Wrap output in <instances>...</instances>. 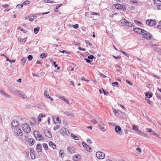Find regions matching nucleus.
Instances as JSON below:
<instances>
[{"instance_id":"obj_44","label":"nucleus","mask_w":161,"mask_h":161,"mask_svg":"<svg viewBox=\"0 0 161 161\" xmlns=\"http://www.w3.org/2000/svg\"><path fill=\"white\" fill-rule=\"evenodd\" d=\"M60 128V126L58 125H57L56 126H54L53 128V130H56L57 129H58Z\"/></svg>"},{"instance_id":"obj_45","label":"nucleus","mask_w":161,"mask_h":161,"mask_svg":"<svg viewBox=\"0 0 161 161\" xmlns=\"http://www.w3.org/2000/svg\"><path fill=\"white\" fill-rule=\"evenodd\" d=\"M85 42L86 43L89 45L90 47L92 45V44L90 43L89 42V41H87V40H86L85 41Z\"/></svg>"},{"instance_id":"obj_25","label":"nucleus","mask_w":161,"mask_h":161,"mask_svg":"<svg viewBox=\"0 0 161 161\" xmlns=\"http://www.w3.org/2000/svg\"><path fill=\"white\" fill-rule=\"evenodd\" d=\"M134 22L137 25H139L141 27H142L143 25V24L141 22L138 20H135Z\"/></svg>"},{"instance_id":"obj_11","label":"nucleus","mask_w":161,"mask_h":161,"mask_svg":"<svg viewBox=\"0 0 161 161\" xmlns=\"http://www.w3.org/2000/svg\"><path fill=\"white\" fill-rule=\"evenodd\" d=\"M82 144L83 146L86 149V150L88 151L89 152H92V149H91V148L88 145H87L86 143L84 142H82Z\"/></svg>"},{"instance_id":"obj_36","label":"nucleus","mask_w":161,"mask_h":161,"mask_svg":"<svg viewBox=\"0 0 161 161\" xmlns=\"http://www.w3.org/2000/svg\"><path fill=\"white\" fill-rule=\"evenodd\" d=\"M98 127L101 129L103 131H105L106 130V129L104 128V127L102 126L101 125H99L98 126Z\"/></svg>"},{"instance_id":"obj_58","label":"nucleus","mask_w":161,"mask_h":161,"mask_svg":"<svg viewBox=\"0 0 161 161\" xmlns=\"http://www.w3.org/2000/svg\"><path fill=\"white\" fill-rule=\"evenodd\" d=\"M147 100V103L150 104H151L152 103V102L149 99H146Z\"/></svg>"},{"instance_id":"obj_53","label":"nucleus","mask_w":161,"mask_h":161,"mask_svg":"<svg viewBox=\"0 0 161 161\" xmlns=\"http://www.w3.org/2000/svg\"><path fill=\"white\" fill-rule=\"evenodd\" d=\"M133 129L137 131L138 129V127L137 126L134 125L133 126Z\"/></svg>"},{"instance_id":"obj_1","label":"nucleus","mask_w":161,"mask_h":161,"mask_svg":"<svg viewBox=\"0 0 161 161\" xmlns=\"http://www.w3.org/2000/svg\"><path fill=\"white\" fill-rule=\"evenodd\" d=\"M25 120V119L21 118L19 119V121L21 124V127L23 131L25 133H29L31 130V128L29 125L26 123H22L23 121Z\"/></svg>"},{"instance_id":"obj_57","label":"nucleus","mask_w":161,"mask_h":161,"mask_svg":"<svg viewBox=\"0 0 161 161\" xmlns=\"http://www.w3.org/2000/svg\"><path fill=\"white\" fill-rule=\"evenodd\" d=\"M78 49L80 51H86V49L83 48H82L81 47H79Z\"/></svg>"},{"instance_id":"obj_18","label":"nucleus","mask_w":161,"mask_h":161,"mask_svg":"<svg viewBox=\"0 0 161 161\" xmlns=\"http://www.w3.org/2000/svg\"><path fill=\"white\" fill-rule=\"evenodd\" d=\"M53 119L54 123H61V120L58 117L57 118H54L53 117Z\"/></svg>"},{"instance_id":"obj_31","label":"nucleus","mask_w":161,"mask_h":161,"mask_svg":"<svg viewBox=\"0 0 161 161\" xmlns=\"http://www.w3.org/2000/svg\"><path fill=\"white\" fill-rule=\"evenodd\" d=\"M32 122L31 121L30 122V125H34L36 124V121L35 119H32Z\"/></svg>"},{"instance_id":"obj_54","label":"nucleus","mask_w":161,"mask_h":161,"mask_svg":"<svg viewBox=\"0 0 161 161\" xmlns=\"http://www.w3.org/2000/svg\"><path fill=\"white\" fill-rule=\"evenodd\" d=\"M59 52L60 53H69L68 52H67L65 50H63V51H60Z\"/></svg>"},{"instance_id":"obj_47","label":"nucleus","mask_w":161,"mask_h":161,"mask_svg":"<svg viewBox=\"0 0 161 161\" xmlns=\"http://www.w3.org/2000/svg\"><path fill=\"white\" fill-rule=\"evenodd\" d=\"M84 60H85L86 61V62L88 63H90L91 62H92V61L90 60L88 58H84Z\"/></svg>"},{"instance_id":"obj_38","label":"nucleus","mask_w":161,"mask_h":161,"mask_svg":"<svg viewBox=\"0 0 161 161\" xmlns=\"http://www.w3.org/2000/svg\"><path fill=\"white\" fill-rule=\"evenodd\" d=\"M30 3V2L29 1L26 0L24 2L22 3V5H25L28 4Z\"/></svg>"},{"instance_id":"obj_39","label":"nucleus","mask_w":161,"mask_h":161,"mask_svg":"<svg viewBox=\"0 0 161 161\" xmlns=\"http://www.w3.org/2000/svg\"><path fill=\"white\" fill-rule=\"evenodd\" d=\"M87 58L89 59H92L95 58L93 55H92L88 56L87 57Z\"/></svg>"},{"instance_id":"obj_8","label":"nucleus","mask_w":161,"mask_h":161,"mask_svg":"<svg viewBox=\"0 0 161 161\" xmlns=\"http://www.w3.org/2000/svg\"><path fill=\"white\" fill-rule=\"evenodd\" d=\"M133 30L135 32H137V33L139 34L142 35L143 32H144V33L146 32V31L139 28H134Z\"/></svg>"},{"instance_id":"obj_14","label":"nucleus","mask_w":161,"mask_h":161,"mask_svg":"<svg viewBox=\"0 0 161 161\" xmlns=\"http://www.w3.org/2000/svg\"><path fill=\"white\" fill-rule=\"evenodd\" d=\"M67 150L68 152L71 153H74L75 152V150L72 147H68Z\"/></svg>"},{"instance_id":"obj_29","label":"nucleus","mask_w":161,"mask_h":161,"mask_svg":"<svg viewBox=\"0 0 161 161\" xmlns=\"http://www.w3.org/2000/svg\"><path fill=\"white\" fill-rule=\"evenodd\" d=\"M0 93L3 95H4L6 97H9V96L6 93L2 90H0Z\"/></svg>"},{"instance_id":"obj_46","label":"nucleus","mask_w":161,"mask_h":161,"mask_svg":"<svg viewBox=\"0 0 161 161\" xmlns=\"http://www.w3.org/2000/svg\"><path fill=\"white\" fill-rule=\"evenodd\" d=\"M91 14L93 15H98L100 16L99 14L98 13H96L95 12H92L91 13Z\"/></svg>"},{"instance_id":"obj_3","label":"nucleus","mask_w":161,"mask_h":161,"mask_svg":"<svg viewBox=\"0 0 161 161\" xmlns=\"http://www.w3.org/2000/svg\"><path fill=\"white\" fill-rule=\"evenodd\" d=\"M120 21L122 23H123L128 26L132 27H134L135 26L134 25H133V24L131 23L130 22L128 21L127 20L125 19L121 20Z\"/></svg>"},{"instance_id":"obj_37","label":"nucleus","mask_w":161,"mask_h":161,"mask_svg":"<svg viewBox=\"0 0 161 161\" xmlns=\"http://www.w3.org/2000/svg\"><path fill=\"white\" fill-rule=\"evenodd\" d=\"M47 57V55L43 53L41 54L40 56V57L42 58H44Z\"/></svg>"},{"instance_id":"obj_41","label":"nucleus","mask_w":161,"mask_h":161,"mask_svg":"<svg viewBox=\"0 0 161 161\" xmlns=\"http://www.w3.org/2000/svg\"><path fill=\"white\" fill-rule=\"evenodd\" d=\"M33 58V57L31 55H29L27 58L29 61H31L32 60Z\"/></svg>"},{"instance_id":"obj_49","label":"nucleus","mask_w":161,"mask_h":161,"mask_svg":"<svg viewBox=\"0 0 161 161\" xmlns=\"http://www.w3.org/2000/svg\"><path fill=\"white\" fill-rule=\"evenodd\" d=\"M31 156L32 159H34L35 158V156L34 154L33 153H31Z\"/></svg>"},{"instance_id":"obj_61","label":"nucleus","mask_w":161,"mask_h":161,"mask_svg":"<svg viewBox=\"0 0 161 161\" xmlns=\"http://www.w3.org/2000/svg\"><path fill=\"white\" fill-rule=\"evenodd\" d=\"M116 68H117V70L118 71H120V70H119L118 69V68H121V67L119 66V65H116Z\"/></svg>"},{"instance_id":"obj_22","label":"nucleus","mask_w":161,"mask_h":161,"mask_svg":"<svg viewBox=\"0 0 161 161\" xmlns=\"http://www.w3.org/2000/svg\"><path fill=\"white\" fill-rule=\"evenodd\" d=\"M29 20L31 21H32L33 20V19L36 18V16L35 15H30L29 16Z\"/></svg>"},{"instance_id":"obj_17","label":"nucleus","mask_w":161,"mask_h":161,"mask_svg":"<svg viewBox=\"0 0 161 161\" xmlns=\"http://www.w3.org/2000/svg\"><path fill=\"white\" fill-rule=\"evenodd\" d=\"M81 158V156L78 154H76L74 155L73 157V159L74 160L76 161L78 159H80Z\"/></svg>"},{"instance_id":"obj_24","label":"nucleus","mask_w":161,"mask_h":161,"mask_svg":"<svg viewBox=\"0 0 161 161\" xmlns=\"http://www.w3.org/2000/svg\"><path fill=\"white\" fill-rule=\"evenodd\" d=\"M122 7L123 5L119 4H116L115 6V8L117 9H121L122 8Z\"/></svg>"},{"instance_id":"obj_64","label":"nucleus","mask_w":161,"mask_h":161,"mask_svg":"<svg viewBox=\"0 0 161 161\" xmlns=\"http://www.w3.org/2000/svg\"><path fill=\"white\" fill-rule=\"evenodd\" d=\"M113 57L115 58V59H118V58H119V59H120L121 58V57L120 56H118L117 57H116L115 56H113Z\"/></svg>"},{"instance_id":"obj_15","label":"nucleus","mask_w":161,"mask_h":161,"mask_svg":"<svg viewBox=\"0 0 161 161\" xmlns=\"http://www.w3.org/2000/svg\"><path fill=\"white\" fill-rule=\"evenodd\" d=\"M45 136L47 137L51 138L52 137V135L49 130H46L44 132Z\"/></svg>"},{"instance_id":"obj_34","label":"nucleus","mask_w":161,"mask_h":161,"mask_svg":"<svg viewBox=\"0 0 161 161\" xmlns=\"http://www.w3.org/2000/svg\"><path fill=\"white\" fill-rule=\"evenodd\" d=\"M43 146L46 150L48 149V147L47 144L44 143L43 144Z\"/></svg>"},{"instance_id":"obj_62","label":"nucleus","mask_w":161,"mask_h":161,"mask_svg":"<svg viewBox=\"0 0 161 161\" xmlns=\"http://www.w3.org/2000/svg\"><path fill=\"white\" fill-rule=\"evenodd\" d=\"M87 142L88 143H89L90 144H92V141L90 139H87Z\"/></svg>"},{"instance_id":"obj_5","label":"nucleus","mask_w":161,"mask_h":161,"mask_svg":"<svg viewBox=\"0 0 161 161\" xmlns=\"http://www.w3.org/2000/svg\"><path fill=\"white\" fill-rule=\"evenodd\" d=\"M60 133L61 135L63 136L65 135H68L69 134V131L64 128H63L60 129Z\"/></svg>"},{"instance_id":"obj_42","label":"nucleus","mask_w":161,"mask_h":161,"mask_svg":"<svg viewBox=\"0 0 161 161\" xmlns=\"http://www.w3.org/2000/svg\"><path fill=\"white\" fill-rule=\"evenodd\" d=\"M63 150H60L59 152V156L60 157H63Z\"/></svg>"},{"instance_id":"obj_19","label":"nucleus","mask_w":161,"mask_h":161,"mask_svg":"<svg viewBox=\"0 0 161 161\" xmlns=\"http://www.w3.org/2000/svg\"><path fill=\"white\" fill-rule=\"evenodd\" d=\"M115 130L116 132L119 133L121 131V128L120 126L118 125L115 126Z\"/></svg>"},{"instance_id":"obj_43","label":"nucleus","mask_w":161,"mask_h":161,"mask_svg":"<svg viewBox=\"0 0 161 161\" xmlns=\"http://www.w3.org/2000/svg\"><path fill=\"white\" fill-rule=\"evenodd\" d=\"M72 27H73L75 29H76L78 28L79 25L77 24H76L75 25H73Z\"/></svg>"},{"instance_id":"obj_16","label":"nucleus","mask_w":161,"mask_h":161,"mask_svg":"<svg viewBox=\"0 0 161 161\" xmlns=\"http://www.w3.org/2000/svg\"><path fill=\"white\" fill-rule=\"evenodd\" d=\"M29 144L30 146H33L35 143V140L33 138H30L28 140Z\"/></svg>"},{"instance_id":"obj_63","label":"nucleus","mask_w":161,"mask_h":161,"mask_svg":"<svg viewBox=\"0 0 161 161\" xmlns=\"http://www.w3.org/2000/svg\"><path fill=\"white\" fill-rule=\"evenodd\" d=\"M53 64L55 67H56L58 66V65L56 64V62L54 61L53 62Z\"/></svg>"},{"instance_id":"obj_7","label":"nucleus","mask_w":161,"mask_h":161,"mask_svg":"<svg viewBox=\"0 0 161 161\" xmlns=\"http://www.w3.org/2000/svg\"><path fill=\"white\" fill-rule=\"evenodd\" d=\"M146 23L149 25L153 26L156 24V22L153 19H148L146 21Z\"/></svg>"},{"instance_id":"obj_13","label":"nucleus","mask_w":161,"mask_h":161,"mask_svg":"<svg viewBox=\"0 0 161 161\" xmlns=\"http://www.w3.org/2000/svg\"><path fill=\"white\" fill-rule=\"evenodd\" d=\"M42 146L41 144H37L36 147V150L37 152H41L42 151Z\"/></svg>"},{"instance_id":"obj_55","label":"nucleus","mask_w":161,"mask_h":161,"mask_svg":"<svg viewBox=\"0 0 161 161\" xmlns=\"http://www.w3.org/2000/svg\"><path fill=\"white\" fill-rule=\"evenodd\" d=\"M103 92L104 94L105 95H108L109 93L108 92H105L104 90L103 89Z\"/></svg>"},{"instance_id":"obj_60","label":"nucleus","mask_w":161,"mask_h":161,"mask_svg":"<svg viewBox=\"0 0 161 161\" xmlns=\"http://www.w3.org/2000/svg\"><path fill=\"white\" fill-rule=\"evenodd\" d=\"M91 121L94 124H95L97 122V121H96V120H94V119L92 120Z\"/></svg>"},{"instance_id":"obj_48","label":"nucleus","mask_w":161,"mask_h":161,"mask_svg":"<svg viewBox=\"0 0 161 161\" xmlns=\"http://www.w3.org/2000/svg\"><path fill=\"white\" fill-rule=\"evenodd\" d=\"M118 83L117 82H114L112 83V85L114 86H118Z\"/></svg>"},{"instance_id":"obj_52","label":"nucleus","mask_w":161,"mask_h":161,"mask_svg":"<svg viewBox=\"0 0 161 161\" xmlns=\"http://www.w3.org/2000/svg\"><path fill=\"white\" fill-rule=\"evenodd\" d=\"M126 83H127L128 84H129L131 86H132L133 85V84L132 83L130 82L128 80H126Z\"/></svg>"},{"instance_id":"obj_28","label":"nucleus","mask_w":161,"mask_h":161,"mask_svg":"<svg viewBox=\"0 0 161 161\" xmlns=\"http://www.w3.org/2000/svg\"><path fill=\"white\" fill-rule=\"evenodd\" d=\"M71 137L75 140H79V138L77 136H75L74 134H71Z\"/></svg>"},{"instance_id":"obj_26","label":"nucleus","mask_w":161,"mask_h":161,"mask_svg":"<svg viewBox=\"0 0 161 161\" xmlns=\"http://www.w3.org/2000/svg\"><path fill=\"white\" fill-rule=\"evenodd\" d=\"M152 93H146L145 94V96L147 98H151L152 96Z\"/></svg>"},{"instance_id":"obj_10","label":"nucleus","mask_w":161,"mask_h":161,"mask_svg":"<svg viewBox=\"0 0 161 161\" xmlns=\"http://www.w3.org/2000/svg\"><path fill=\"white\" fill-rule=\"evenodd\" d=\"M58 97L59 98L63 100L64 102L66 103L67 104L69 105V102L68 99H67L64 96L58 95Z\"/></svg>"},{"instance_id":"obj_33","label":"nucleus","mask_w":161,"mask_h":161,"mask_svg":"<svg viewBox=\"0 0 161 161\" xmlns=\"http://www.w3.org/2000/svg\"><path fill=\"white\" fill-rule=\"evenodd\" d=\"M64 113L67 116H73V114H70L69 112L67 111H65L64 112Z\"/></svg>"},{"instance_id":"obj_56","label":"nucleus","mask_w":161,"mask_h":161,"mask_svg":"<svg viewBox=\"0 0 161 161\" xmlns=\"http://www.w3.org/2000/svg\"><path fill=\"white\" fill-rule=\"evenodd\" d=\"M136 150L139 153H141L142 152L141 149L139 147H137L136 149Z\"/></svg>"},{"instance_id":"obj_20","label":"nucleus","mask_w":161,"mask_h":161,"mask_svg":"<svg viewBox=\"0 0 161 161\" xmlns=\"http://www.w3.org/2000/svg\"><path fill=\"white\" fill-rule=\"evenodd\" d=\"M49 146L51 147L53 149H55L56 147V144L52 142H50L49 143Z\"/></svg>"},{"instance_id":"obj_21","label":"nucleus","mask_w":161,"mask_h":161,"mask_svg":"<svg viewBox=\"0 0 161 161\" xmlns=\"http://www.w3.org/2000/svg\"><path fill=\"white\" fill-rule=\"evenodd\" d=\"M154 3L156 6H159L161 5V1L159 0H155Z\"/></svg>"},{"instance_id":"obj_23","label":"nucleus","mask_w":161,"mask_h":161,"mask_svg":"<svg viewBox=\"0 0 161 161\" xmlns=\"http://www.w3.org/2000/svg\"><path fill=\"white\" fill-rule=\"evenodd\" d=\"M13 92L16 94H19V95H22V94L21 92L20 91H15ZM21 96H23V98H25L24 96L25 95H23L22 96L21 95Z\"/></svg>"},{"instance_id":"obj_27","label":"nucleus","mask_w":161,"mask_h":161,"mask_svg":"<svg viewBox=\"0 0 161 161\" xmlns=\"http://www.w3.org/2000/svg\"><path fill=\"white\" fill-rule=\"evenodd\" d=\"M39 30L40 28L39 27H37L36 28H34V33L36 34L39 32Z\"/></svg>"},{"instance_id":"obj_32","label":"nucleus","mask_w":161,"mask_h":161,"mask_svg":"<svg viewBox=\"0 0 161 161\" xmlns=\"http://www.w3.org/2000/svg\"><path fill=\"white\" fill-rule=\"evenodd\" d=\"M137 133L139 135H141V136H146V134H145L144 133H142V132H141L140 130H139L138 132Z\"/></svg>"},{"instance_id":"obj_4","label":"nucleus","mask_w":161,"mask_h":161,"mask_svg":"<svg viewBox=\"0 0 161 161\" xmlns=\"http://www.w3.org/2000/svg\"><path fill=\"white\" fill-rule=\"evenodd\" d=\"M34 135L35 137L36 138V139L38 141H41L42 140L44 139V137L43 136L37 131L35 132Z\"/></svg>"},{"instance_id":"obj_12","label":"nucleus","mask_w":161,"mask_h":161,"mask_svg":"<svg viewBox=\"0 0 161 161\" xmlns=\"http://www.w3.org/2000/svg\"><path fill=\"white\" fill-rule=\"evenodd\" d=\"M19 123L18 121H13L12 123V129H14V128H16L19 127Z\"/></svg>"},{"instance_id":"obj_9","label":"nucleus","mask_w":161,"mask_h":161,"mask_svg":"<svg viewBox=\"0 0 161 161\" xmlns=\"http://www.w3.org/2000/svg\"><path fill=\"white\" fill-rule=\"evenodd\" d=\"M142 35L144 38L147 39H150L152 36L149 33H147L146 31L145 33H144V32H143Z\"/></svg>"},{"instance_id":"obj_40","label":"nucleus","mask_w":161,"mask_h":161,"mask_svg":"<svg viewBox=\"0 0 161 161\" xmlns=\"http://www.w3.org/2000/svg\"><path fill=\"white\" fill-rule=\"evenodd\" d=\"M23 5L22 4H18L16 6V7L18 8H21L23 7Z\"/></svg>"},{"instance_id":"obj_6","label":"nucleus","mask_w":161,"mask_h":161,"mask_svg":"<svg viewBox=\"0 0 161 161\" xmlns=\"http://www.w3.org/2000/svg\"><path fill=\"white\" fill-rule=\"evenodd\" d=\"M96 156L97 158L103 159L105 157V154L101 152H97L96 153Z\"/></svg>"},{"instance_id":"obj_2","label":"nucleus","mask_w":161,"mask_h":161,"mask_svg":"<svg viewBox=\"0 0 161 161\" xmlns=\"http://www.w3.org/2000/svg\"><path fill=\"white\" fill-rule=\"evenodd\" d=\"M15 135L19 136H21L23 134V131L20 127L14 128L13 129Z\"/></svg>"},{"instance_id":"obj_30","label":"nucleus","mask_w":161,"mask_h":161,"mask_svg":"<svg viewBox=\"0 0 161 161\" xmlns=\"http://www.w3.org/2000/svg\"><path fill=\"white\" fill-rule=\"evenodd\" d=\"M26 61V59L25 58H23L21 59V63L24 66Z\"/></svg>"},{"instance_id":"obj_51","label":"nucleus","mask_w":161,"mask_h":161,"mask_svg":"<svg viewBox=\"0 0 161 161\" xmlns=\"http://www.w3.org/2000/svg\"><path fill=\"white\" fill-rule=\"evenodd\" d=\"M120 52L121 53H123L125 55L127 56H128V55H127V54L125 52L123 51L122 50H121L120 51Z\"/></svg>"},{"instance_id":"obj_50","label":"nucleus","mask_w":161,"mask_h":161,"mask_svg":"<svg viewBox=\"0 0 161 161\" xmlns=\"http://www.w3.org/2000/svg\"><path fill=\"white\" fill-rule=\"evenodd\" d=\"M2 7L5 8L7 7H9V5L8 4H3L2 6Z\"/></svg>"},{"instance_id":"obj_59","label":"nucleus","mask_w":161,"mask_h":161,"mask_svg":"<svg viewBox=\"0 0 161 161\" xmlns=\"http://www.w3.org/2000/svg\"><path fill=\"white\" fill-rule=\"evenodd\" d=\"M147 130L148 132H153V130L151 129L147 128Z\"/></svg>"},{"instance_id":"obj_35","label":"nucleus","mask_w":161,"mask_h":161,"mask_svg":"<svg viewBox=\"0 0 161 161\" xmlns=\"http://www.w3.org/2000/svg\"><path fill=\"white\" fill-rule=\"evenodd\" d=\"M156 96L157 98L159 100H161V96L160 94H158V93L157 92L156 93Z\"/></svg>"}]
</instances>
